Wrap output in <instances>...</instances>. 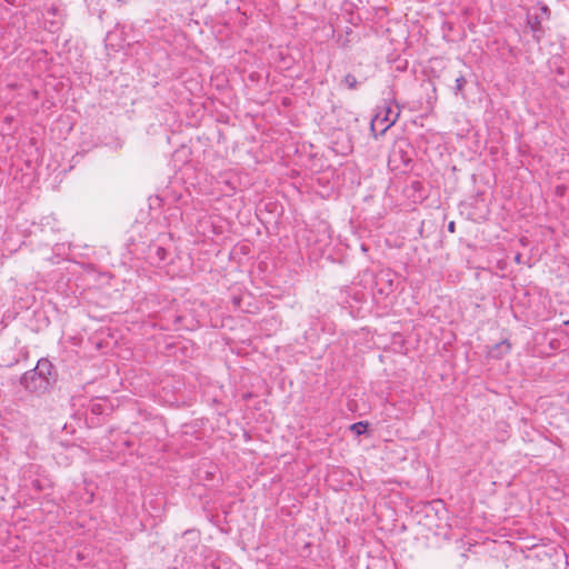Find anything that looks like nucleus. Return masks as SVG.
Returning a JSON list of instances; mask_svg holds the SVG:
<instances>
[{
  "instance_id": "4",
  "label": "nucleus",
  "mask_w": 569,
  "mask_h": 569,
  "mask_svg": "<svg viewBox=\"0 0 569 569\" xmlns=\"http://www.w3.org/2000/svg\"><path fill=\"white\" fill-rule=\"evenodd\" d=\"M510 349H511V345L507 341V340H503L501 341L500 343H497L490 351V356L493 357V358H500L502 357L503 355H507L510 352Z\"/></svg>"
},
{
  "instance_id": "12",
  "label": "nucleus",
  "mask_w": 569,
  "mask_h": 569,
  "mask_svg": "<svg viewBox=\"0 0 569 569\" xmlns=\"http://www.w3.org/2000/svg\"><path fill=\"white\" fill-rule=\"evenodd\" d=\"M98 411H99V408H96V407L92 408V412H98Z\"/></svg>"
},
{
  "instance_id": "1",
  "label": "nucleus",
  "mask_w": 569,
  "mask_h": 569,
  "mask_svg": "<svg viewBox=\"0 0 569 569\" xmlns=\"http://www.w3.org/2000/svg\"><path fill=\"white\" fill-rule=\"evenodd\" d=\"M54 367L48 359H40L34 369L27 371L20 383L31 392L46 391L51 382Z\"/></svg>"
},
{
  "instance_id": "8",
  "label": "nucleus",
  "mask_w": 569,
  "mask_h": 569,
  "mask_svg": "<svg viewBox=\"0 0 569 569\" xmlns=\"http://www.w3.org/2000/svg\"><path fill=\"white\" fill-rule=\"evenodd\" d=\"M157 256L160 260H163L166 256V249L162 247H157Z\"/></svg>"
},
{
  "instance_id": "11",
  "label": "nucleus",
  "mask_w": 569,
  "mask_h": 569,
  "mask_svg": "<svg viewBox=\"0 0 569 569\" xmlns=\"http://www.w3.org/2000/svg\"><path fill=\"white\" fill-rule=\"evenodd\" d=\"M515 260L519 263L521 260V253H517Z\"/></svg>"
},
{
  "instance_id": "6",
  "label": "nucleus",
  "mask_w": 569,
  "mask_h": 569,
  "mask_svg": "<svg viewBox=\"0 0 569 569\" xmlns=\"http://www.w3.org/2000/svg\"><path fill=\"white\" fill-rule=\"evenodd\" d=\"M368 427V423L366 422H356L351 426V430L355 431L357 435H361L366 431Z\"/></svg>"
},
{
  "instance_id": "7",
  "label": "nucleus",
  "mask_w": 569,
  "mask_h": 569,
  "mask_svg": "<svg viewBox=\"0 0 569 569\" xmlns=\"http://www.w3.org/2000/svg\"><path fill=\"white\" fill-rule=\"evenodd\" d=\"M466 83V79L465 77L460 76L459 78L456 79V87H455V92L456 93H459L461 92L463 86Z\"/></svg>"
},
{
  "instance_id": "9",
  "label": "nucleus",
  "mask_w": 569,
  "mask_h": 569,
  "mask_svg": "<svg viewBox=\"0 0 569 569\" xmlns=\"http://www.w3.org/2000/svg\"><path fill=\"white\" fill-rule=\"evenodd\" d=\"M448 231L451 232V233L456 231V223H455V221H450L449 222Z\"/></svg>"
},
{
  "instance_id": "10",
  "label": "nucleus",
  "mask_w": 569,
  "mask_h": 569,
  "mask_svg": "<svg viewBox=\"0 0 569 569\" xmlns=\"http://www.w3.org/2000/svg\"><path fill=\"white\" fill-rule=\"evenodd\" d=\"M47 12L56 16L58 13V9L57 8H50V9H48Z\"/></svg>"
},
{
  "instance_id": "3",
  "label": "nucleus",
  "mask_w": 569,
  "mask_h": 569,
  "mask_svg": "<svg viewBox=\"0 0 569 569\" xmlns=\"http://www.w3.org/2000/svg\"><path fill=\"white\" fill-rule=\"evenodd\" d=\"M549 8L547 6H538L532 8L527 14V22L537 40L542 34V22L549 19Z\"/></svg>"
},
{
  "instance_id": "2",
  "label": "nucleus",
  "mask_w": 569,
  "mask_h": 569,
  "mask_svg": "<svg viewBox=\"0 0 569 569\" xmlns=\"http://www.w3.org/2000/svg\"><path fill=\"white\" fill-rule=\"evenodd\" d=\"M400 114L398 104L387 103L377 108V112L371 120V130L373 132L385 133L396 123Z\"/></svg>"
},
{
  "instance_id": "13",
  "label": "nucleus",
  "mask_w": 569,
  "mask_h": 569,
  "mask_svg": "<svg viewBox=\"0 0 569 569\" xmlns=\"http://www.w3.org/2000/svg\"><path fill=\"white\" fill-rule=\"evenodd\" d=\"M98 411H99V408H96V407L92 408V412H98Z\"/></svg>"
},
{
  "instance_id": "5",
  "label": "nucleus",
  "mask_w": 569,
  "mask_h": 569,
  "mask_svg": "<svg viewBox=\"0 0 569 569\" xmlns=\"http://www.w3.org/2000/svg\"><path fill=\"white\" fill-rule=\"evenodd\" d=\"M341 83L345 84L348 89H355L357 86V79L352 73H347Z\"/></svg>"
}]
</instances>
